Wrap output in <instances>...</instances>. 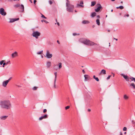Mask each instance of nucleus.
<instances>
[{
  "label": "nucleus",
  "instance_id": "nucleus-1",
  "mask_svg": "<svg viewBox=\"0 0 135 135\" xmlns=\"http://www.w3.org/2000/svg\"><path fill=\"white\" fill-rule=\"evenodd\" d=\"M0 106L2 109H8L11 108V105L9 100H4L0 102Z\"/></svg>",
  "mask_w": 135,
  "mask_h": 135
},
{
  "label": "nucleus",
  "instance_id": "nucleus-2",
  "mask_svg": "<svg viewBox=\"0 0 135 135\" xmlns=\"http://www.w3.org/2000/svg\"><path fill=\"white\" fill-rule=\"evenodd\" d=\"M66 6L67 10L70 12H73L74 8V6L70 3V1L68 0H66Z\"/></svg>",
  "mask_w": 135,
  "mask_h": 135
},
{
  "label": "nucleus",
  "instance_id": "nucleus-3",
  "mask_svg": "<svg viewBox=\"0 0 135 135\" xmlns=\"http://www.w3.org/2000/svg\"><path fill=\"white\" fill-rule=\"evenodd\" d=\"M83 43L88 45H97L96 44H95L94 42L90 41L89 40H84L82 42Z\"/></svg>",
  "mask_w": 135,
  "mask_h": 135
},
{
  "label": "nucleus",
  "instance_id": "nucleus-4",
  "mask_svg": "<svg viewBox=\"0 0 135 135\" xmlns=\"http://www.w3.org/2000/svg\"><path fill=\"white\" fill-rule=\"evenodd\" d=\"M40 34L41 33L40 32L37 31H36L33 32L32 33V36L36 39H37L38 38V36H40Z\"/></svg>",
  "mask_w": 135,
  "mask_h": 135
},
{
  "label": "nucleus",
  "instance_id": "nucleus-5",
  "mask_svg": "<svg viewBox=\"0 0 135 135\" xmlns=\"http://www.w3.org/2000/svg\"><path fill=\"white\" fill-rule=\"evenodd\" d=\"M46 56L47 58L50 59L52 57V54H50L49 51L48 50H47L46 51Z\"/></svg>",
  "mask_w": 135,
  "mask_h": 135
},
{
  "label": "nucleus",
  "instance_id": "nucleus-6",
  "mask_svg": "<svg viewBox=\"0 0 135 135\" xmlns=\"http://www.w3.org/2000/svg\"><path fill=\"white\" fill-rule=\"evenodd\" d=\"M0 13L3 16H5L6 15V12H5L3 8H0Z\"/></svg>",
  "mask_w": 135,
  "mask_h": 135
},
{
  "label": "nucleus",
  "instance_id": "nucleus-7",
  "mask_svg": "<svg viewBox=\"0 0 135 135\" xmlns=\"http://www.w3.org/2000/svg\"><path fill=\"white\" fill-rule=\"evenodd\" d=\"M84 4L83 2V1H81L80 3L79 4H76V7L77 8H79V7H82L83 8L84 7V6L81 4Z\"/></svg>",
  "mask_w": 135,
  "mask_h": 135
},
{
  "label": "nucleus",
  "instance_id": "nucleus-8",
  "mask_svg": "<svg viewBox=\"0 0 135 135\" xmlns=\"http://www.w3.org/2000/svg\"><path fill=\"white\" fill-rule=\"evenodd\" d=\"M98 5L99 6L97 9H95V11L96 12H98L100 10V9L102 8L100 4H98Z\"/></svg>",
  "mask_w": 135,
  "mask_h": 135
},
{
  "label": "nucleus",
  "instance_id": "nucleus-9",
  "mask_svg": "<svg viewBox=\"0 0 135 135\" xmlns=\"http://www.w3.org/2000/svg\"><path fill=\"white\" fill-rule=\"evenodd\" d=\"M48 116V115L47 114H45L43 116L40 117L39 118V120H42L43 119L46 118H47Z\"/></svg>",
  "mask_w": 135,
  "mask_h": 135
},
{
  "label": "nucleus",
  "instance_id": "nucleus-10",
  "mask_svg": "<svg viewBox=\"0 0 135 135\" xmlns=\"http://www.w3.org/2000/svg\"><path fill=\"white\" fill-rule=\"evenodd\" d=\"M18 56L17 52L16 51L14 52L12 54L11 56L12 58H13Z\"/></svg>",
  "mask_w": 135,
  "mask_h": 135
},
{
  "label": "nucleus",
  "instance_id": "nucleus-11",
  "mask_svg": "<svg viewBox=\"0 0 135 135\" xmlns=\"http://www.w3.org/2000/svg\"><path fill=\"white\" fill-rule=\"evenodd\" d=\"M19 18H12L10 19V21L9 22L10 23H12L13 22L16 21H17L19 20Z\"/></svg>",
  "mask_w": 135,
  "mask_h": 135
},
{
  "label": "nucleus",
  "instance_id": "nucleus-12",
  "mask_svg": "<svg viewBox=\"0 0 135 135\" xmlns=\"http://www.w3.org/2000/svg\"><path fill=\"white\" fill-rule=\"evenodd\" d=\"M8 116L7 115L2 116L0 117V119L2 120H5L8 117Z\"/></svg>",
  "mask_w": 135,
  "mask_h": 135
},
{
  "label": "nucleus",
  "instance_id": "nucleus-13",
  "mask_svg": "<svg viewBox=\"0 0 135 135\" xmlns=\"http://www.w3.org/2000/svg\"><path fill=\"white\" fill-rule=\"evenodd\" d=\"M46 65L47 67V68H49L51 66V62L50 61H47L46 62Z\"/></svg>",
  "mask_w": 135,
  "mask_h": 135
},
{
  "label": "nucleus",
  "instance_id": "nucleus-14",
  "mask_svg": "<svg viewBox=\"0 0 135 135\" xmlns=\"http://www.w3.org/2000/svg\"><path fill=\"white\" fill-rule=\"evenodd\" d=\"M8 82V81L7 80L4 81L2 83V86L4 87H6Z\"/></svg>",
  "mask_w": 135,
  "mask_h": 135
},
{
  "label": "nucleus",
  "instance_id": "nucleus-15",
  "mask_svg": "<svg viewBox=\"0 0 135 135\" xmlns=\"http://www.w3.org/2000/svg\"><path fill=\"white\" fill-rule=\"evenodd\" d=\"M122 75L127 81H128V77L127 75H126L123 74H122Z\"/></svg>",
  "mask_w": 135,
  "mask_h": 135
},
{
  "label": "nucleus",
  "instance_id": "nucleus-16",
  "mask_svg": "<svg viewBox=\"0 0 135 135\" xmlns=\"http://www.w3.org/2000/svg\"><path fill=\"white\" fill-rule=\"evenodd\" d=\"M19 9L22 10V11H21L22 12H23L24 11V6L23 5L21 4V6L20 7H19Z\"/></svg>",
  "mask_w": 135,
  "mask_h": 135
},
{
  "label": "nucleus",
  "instance_id": "nucleus-17",
  "mask_svg": "<svg viewBox=\"0 0 135 135\" xmlns=\"http://www.w3.org/2000/svg\"><path fill=\"white\" fill-rule=\"evenodd\" d=\"M102 74H106L105 70L104 69L102 70L100 73L99 75H100Z\"/></svg>",
  "mask_w": 135,
  "mask_h": 135
},
{
  "label": "nucleus",
  "instance_id": "nucleus-18",
  "mask_svg": "<svg viewBox=\"0 0 135 135\" xmlns=\"http://www.w3.org/2000/svg\"><path fill=\"white\" fill-rule=\"evenodd\" d=\"M85 80V81H87L89 79V76L88 75H84Z\"/></svg>",
  "mask_w": 135,
  "mask_h": 135
},
{
  "label": "nucleus",
  "instance_id": "nucleus-19",
  "mask_svg": "<svg viewBox=\"0 0 135 135\" xmlns=\"http://www.w3.org/2000/svg\"><path fill=\"white\" fill-rule=\"evenodd\" d=\"M130 86L133 89H135V85L133 83H132L130 84Z\"/></svg>",
  "mask_w": 135,
  "mask_h": 135
},
{
  "label": "nucleus",
  "instance_id": "nucleus-20",
  "mask_svg": "<svg viewBox=\"0 0 135 135\" xmlns=\"http://www.w3.org/2000/svg\"><path fill=\"white\" fill-rule=\"evenodd\" d=\"M96 4V2L95 1H92L91 2V7H93Z\"/></svg>",
  "mask_w": 135,
  "mask_h": 135
},
{
  "label": "nucleus",
  "instance_id": "nucleus-21",
  "mask_svg": "<svg viewBox=\"0 0 135 135\" xmlns=\"http://www.w3.org/2000/svg\"><path fill=\"white\" fill-rule=\"evenodd\" d=\"M96 15V13L95 12H92L91 14V16L92 17H94Z\"/></svg>",
  "mask_w": 135,
  "mask_h": 135
},
{
  "label": "nucleus",
  "instance_id": "nucleus-22",
  "mask_svg": "<svg viewBox=\"0 0 135 135\" xmlns=\"http://www.w3.org/2000/svg\"><path fill=\"white\" fill-rule=\"evenodd\" d=\"M97 24L98 26L100 25V22L99 20L98 19H97L96 20Z\"/></svg>",
  "mask_w": 135,
  "mask_h": 135
},
{
  "label": "nucleus",
  "instance_id": "nucleus-23",
  "mask_svg": "<svg viewBox=\"0 0 135 135\" xmlns=\"http://www.w3.org/2000/svg\"><path fill=\"white\" fill-rule=\"evenodd\" d=\"M82 23L84 24H88L89 23V22L86 20H84L83 21Z\"/></svg>",
  "mask_w": 135,
  "mask_h": 135
},
{
  "label": "nucleus",
  "instance_id": "nucleus-24",
  "mask_svg": "<svg viewBox=\"0 0 135 135\" xmlns=\"http://www.w3.org/2000/svg\"><path fill=\"white\" fill-rule=\"evenodd\" d=\"M129 97L126 94L124 95L123 96V98L126 100L128 99Z\"/></svg>",
  "mask_w": 135,
  "mask_h": 135
},
{
  "label": "nucleus",
  "instance_id": "nucleus-25",
  "mask_svg": "<svg viewBox=\"0 0 135 135\" xmlns=\"http://www.w3.org/2000/svg\"><path fill=\"white\" fill-rule=\"evenodd\" d=\"M21 5L20 4H17L14 5V7L16 8H17L18 7H20Z\"/></svg>",
  "mask_w": 135,
  "mask_h": 135
},
{
  "label": "nucleus",
  "instance_id": "nucleus-26",
  "mask_svg": "<svg viewBox=\"0 0 135 135\" xmlns=\"http://www.w3.org/2000/svg\"><path fill=\"white\" fill-rule=\"evenodd\" d=\"M117 9L120 8V9H123L124 8V7L122 6H120L119 7H116Z\"/></svg>",
  "mask_w": 135,
  "mask_h": 135
},
{
  "label": "nucleus",
  "instance_id": "nucleus-27",
  "mask_svg": "<svg viewBox=\"0 0 135 135\" xmlns=\"http://www.w3.org/2000/svg\"><path fill=\"white\" fill-rule=\"evenodd\" d=\"M133 78V77H131L130 78L128 77V81H132L133 80V79H132V78Z\"/></svg>",
  "mask_w": 135,
  "mask_h": 135
},
{
  "label": "nucleus",
  "instance_id": "nucleus-28",
  "mask_svg": "<svg viewBox=\"0 0 135 135\" xmlns=\"http://www.w3.org/2000/svg\"><path fill=\"white\" fill-rule=\"evenodd\" d=\"M54 75H55V78L54 80H55H55H56V77H57V73L55 72L54 73Z\"/></svg>",
  "mask_w": 135,
  "mask_h": 135
},
{
  "label": "nucleus",
  "instance_id": "nucleus-29",
  "mask_svg": "<svg viewBox=\"0 0 135 135\" xmlns=\"http://www.w3.org/2000/svg\"><path fill=\"white\" fill-rule=\"evenodd\" d=\"M38 88V87L36 86H34L33 88L32 89L33 90H37V89Z\"/></svg>",
  "mask_w": 135,
  "mask_h": 135
},
{
  "label": "nucleus",
  "instance_id": "nucleus-30",
  "mask_svg": "<svg viewBox=\"0 0 135 135\" xmlns=\"http://www.w3.org/2000/svg\"><path fill=\"white\" fill-rule=\"evenodd\" d=\"M59 69H60L62 68V63L61 62H60L59 64Z\"/></svg>",
  "mask_w": 135,
  "mask_h": 135
},
{
  "label": "nucleus",
  "instance_id": "nucleus-31",
  "mask_svg": "<svg viewBox=\"0 0 135 135\" xmlns=\"http://www.w3.org/2000/svg\"><path fill=\"white\" fill-rule=\"evenodd\" d=\"M56 80L55 81V80H54V87L55 88H56Z\"/></svg>",
  "mask_w": 135,
  "mask_h": 135
},
{
  "label": "nucleus",
  "instance_id": "nucleus-32",
  "mask_svg": "<svg viewBox=\"0 0 135 135\" xmlns=\"http://www.w3.org/2000/svg\"><path fill=\"white\" fill-rule=\"evenodd\" d=\"M43 52V51L42 50L41 51H40L38 52H37V54H41Z\"/></svg>",
  "mask_w": 135,
  "mask_h": 135
},
{
  "label": "nucleus",
  "instance_id": "nucleus-33",
  "mask_svg": "<svg viewBox=\"0 0 135 135\" xmlns=\"http://www.w3.org/2000/svg\"><path fill=\"white\" fill-rule=\"evenodd\" d=\"M41 17L42 18H44L45 19H46L47 18L46 17H45L41 13Z\"/></svg>",
  "mask_w": 135,
  "mask_h": 135
},
{
  "label": "nucleus",
  "instance_id": "nucleus-34",
  "mask_svg": "<svg viewBox=\"0 0 135 135\" xmlns=\"http://www.w3.org/2000/svg\"><path fill=\"white\" fill-rule=\"evenodd\" d=\"M70 107V106H68L65 107V109L66 110H67V109H69Z\"/></svg>",
  "mask_w": 135,
  "mask_h": 135
},
{
  "label": "nucleus",
  "instance_id": "nucleus-35",
  "mask_svg": "<svg viewBox=\"0 0 135 135\" xmlns=\"http://www.w3.org/2000/svg\"><path fill=\"white\" fill-rule=\"evenodd\" d=\"M41 21L43 22H45V23H48V22H47V21H46V20H42Z\"/></svg>",
  "mask_w": 135,
  "mask_h": 135
},
{
  "label": "nucleus",
  "instance_id": "nucleus-36",
  "mask_svg": "<svg viewBox=\"0 0 135 135\" xmlns=\"http://www.w3.org/2000/svg\"><path fill=\"white\" fill-rule=\"evenodd\" d=\"M4 62V61L2 60L0 62V64L1 65H2L3 64V62Z\"/></svg>",
  "mask_w": 135,
  "mask_h": 135
},
{
  "label": "nucleus",
  "instance_id": "nucleus-37",
  "mask_svg": "<svg viewBox=\"0 0 135 135\" xmlns=\"http://www.w3.org/2000/svg\"><path fill=\"white\" fill-rule=\"evenodd\" d=\"M127 129V128L126 127H124L123 128V131H126Z\"/></svg>",
  "mask_w": 135,
  "mask_h": 135
},
{
  "label": "nucleus",
  "instance_id": "nucleus-38",
  "mask_svg": "<svg viewBox=\"0 0 135 135\" xmlns=\"http://www.w3.org/2000/svg\"><path fill=\"white\" fill-rule=\"evenodd\" d=\"M95 79L97 81H99V79L97 77H96V78H95Z\"/></svg>",
  "mask_w": 135,
  "mask_h": 135
},
{
  "label": "nucleus",
  "instance_id": "nucleus-39",
  "mask_svg": "<svg viewBox=\"0 0 135 135\" xmlns=\"http://www.w3.org/2000/svg\"><path fill=\"white\" fill-rule=\"evenodd\" d=\"M129 16V15L128 14H125L124 15V17H125L126 16H127V17H128Z\"/></svg>",
  "mask_w": 135,
  "mask_h": 135
},
{
  "label": "nucleus",
  "instance_id": "nucleus-40",
  "mask_svg": "<svg viewBox=\"0 0 135 135\" xmlns=\"http://www.w3.org/2000/svg\"><path fill=\"white\" fill-rule=\"evenodd\" d=\"M111 76V75H109L107 78V79L108 80L110 78Z\"/></svg>",
  "mask_w": 135,
  "mask_h": 135
},
{
  "label": "nucleus",
  "instance_id": "nucleus-41",
  "mask_svg": "<svg viewBox=\"0 0 135 135\" xmlns=\"http://www.w3.org/2000/svg\"><path fill=\"white\" fill-rule=\"evenodd\" d=\"M47 110L46 109H45L44 110H43V112L44 113H45V112H47Z\"/></svg>",
  "mask_w": 135,
  "mask_h": 135
},
{
  "label": "nucleus",
  "instance_id": "nucleus-42",
  "mask_svg": "<svg viewBox=\"0 0 135 135\" xmlns=\"http://www.w3.org/2000/svg\"><path fill=\"white\" fill-rule=\"evenodd\" d=\"M49 3L50 4H51L52 3V1H49Z\"/></svg>",
  "mask_w": 135,
  "mask_h": 135
},
{
  "label": "nucleus",
  "instance_id": "nucleus-43",
  "mask_svg": "<svg viewBox=\"0 0 135 135\" xmlns=\"http://www.w3.org/2000/svg\"><path fill=\"white\" fill-rule=\"evenodd\" d=\"M12 78V77H11L8 80H7V81H8V82H9V81Z\"/></svg>",
  "mask_w": 135,
  "mask_h": 135
},
{
  "label": "nucleus",
  "instance_id": "nucleus-44",
  "mask_svg": "<svg viewBox=\"0 0 135 135\" xmlns=\"http://www.w3.org/2000/svg\"><path fill=\"white\" fill-rule=\"evenodd\" d=\"M6 64V63L5 62L3 63V67H4V66Z\"/></svg>",
  "mask_w": 135,
  "mask_h": 135
},
{
  "label": "nucleus",
  "instance_id": "nucleus-45",
  "mask_svg": "<svg viewBox=\"0 0 135 135\" xmlns=\"http://www.w3.org/2000/svg\"><path fill=\"white\" fill-rule=\"evenodd\" d=\"M37 2V1L36 0H34V3L35 4V3Z\"/></svg>",
  "mask_w": 135,
  "mask_h": 135
},
{
  "label": "nucleus",
  "instance_id": "nucleus-46",
  "mask_svg": "<svg viewBox=\"0 0 135 135\" xmlns=\"http://www.w3.org/2000/svg\"><path fill=\"white\" fill-rule=\"evenodd\" d=\"M119 135H123V134L121 132H120Z\"/></svg>",
  "mask_w": 135,
  "mask_h": 135
},
{
  "label": "nucleus",
  "instance_id": "nucleus-47",
  "mask_svg": "<svg viewBox=\"0 0 135 135\" xmlns=\"http://www.w3.org/2000/svg\"><path fill=\"white\" fill-rule=\"evenodd\" d=\"M77 35V34L76 33H73V35L74 36H75V35Z\"/></svg>",
  "mask_w": 135,
  "mask_h": 135
},
{
  "label": "nucleus",
  "instance_id": "nucleus-48",
  "mask_svg": "<svg viewBox=\"0 0 135 135\" xmlns=\"http://www.w3.org/2000/svg\"><path fill=\"white\" fill-rule=\"evenodd\" d=\"M132 79H133V80H134V81L135 82V78H132Z\"/></svg>",
  "mask_w": 135,
  "mask_h": 135
},
{
  "label": "nucleus",
  "instance_id": "nucleus-49",
  "mask_svg": "<svg viewBox=\"0 0 135 135\" xmlns=\"http://www.w3.org/2000/svg\"><path fill=\"white\" fill-rule=\"evenodd\" d=\"M88 112H90L91 111V109H88Z\"/></svg>",
  "mask_w": 135,
  "mask_h": 135
},
{
  "label": "nucleus",
  "instance_id": "nucleus-50",
  "mask_svg": "<svg viewBox=\"0 0 135 135\" xmlns=\"http://www.w3.org/2000/svg\"><path fill=\"white\" fill-rule=\"evenodd\" d=\"M82 71L83 73H84V74L85 73V72L84 70H83Z\"/></svg>",
  "mask_w": 135,
  "mask_h": 135
},
{
  "label": "nucleus",
  "instance_id": "nucleus-51",
  "mask_svg": "<svg viewBox=\"0 0 135 135\" xmlns=\"http://www.w3.org/2000/svg\"><path fill=\"white\" fill-rule=\"evenodd\" d=\"M97 17L98 18H100V16L99 15H98L97 16Z\"/></svg>",
  "mask_w": 135,
  "mask_h": 135
},
{
  "label": "nucleus",
  "instance_id": "nucleus-52",
  "mask_svg": "<svg viewBox=\"0 0 135 135\" xmlns=\"http://www.w3.org/2000/svg\"><path fill=\"white\" fill-rule=\"evenodd\" d=\"M113 39H114L116 40V41H117L118 40V39H117L115 38H113Z\"/></svg>",
  "mask_w": 135,
  "mask_h": 135
},
{
  "label": "nucleus",
  "instance_id": "nucleus-53",
  "mask_svg": "<svg viewBox=\"0 0 135 135\" xmlns=\"http://www.w3.org/2000/svg\"><path fill=\"white\" fill-rule=\"evenodd\" d=\"M57 42L59 44H60V42H59V41L58 40L57 41Z\"/></svg>",
  "mask_w": 135,
  "mask_h": 135
},
{
  "label": "nucleus",
  "instance_id": "nucleus-54",
  "mask_svg": "<svg viewBox=\"0 0 135 135\" xmlns=\"http://www.w3.org/2000/svg\"><path fill=\"white\" fill-rule=\"evenodd\" d=\"M96 78V77H95V75H94V76H93V78L94 79H95V78Z\"/></svg>",
  "mask_w": 135,
  "mask_h": 135
},
{
  "label": "nucleus",
  "instance_id": "nucleus-55",
  "mask_svg": "<svg viewBox=\"0 0 135 135\" xmlns=\"http://www.w3.org/2000/svg\"><path fill=\"white\" fill-rule=\"evenodd\" d=\"M57 24L58 25V26H59L60 25L59 23V22L57 23Z\"/></svg>",
  "mask_w": 135,
  "mask_h": 135
},
{
  "label": "nucleus",
  "instance_id": "nucleus-56",
  "mask_svg": "<svg viewBox=\"0 0 135 135\" xmlns=\"http://www.w3.org/2000/svg\"><path fill=\"white\" fill-rule=\"evenodd\" d=\"M29 1H30V2L31 3H32V2L31 1V0H29Z\"/></svg>",
  "mask_w": 135,
  "mask_h": 135
},
{
  "label": "nucleus",
  "instance_id": "nucleus-57",
  "mask_svg": "<svg viewBox=\"0 0 135 135\" xmlns=\"http://www.w3.org/2000/svg\"><path fill=\"white\" fill-rule=\"evenodd\" d=\"M107 31L109 32H110V30H108Z\"/></svg>",
  "mask_w": 135,
  "mask_h": 135
},
{
  "label": "nucleus",
  "instance_id": "nucleus-58",
  "mask_svg": "<svg viewBox=\"0 0 135 135\" xmlns=\"http://www.w3.org/2000/svg\"><path fill=\"white\" fill-rule=\"evenodd\" d=\"M111 1H115V0H111Z\"/></svg>",
  "mask_w": 135,
  "mask_h": 135
},
{
  "label": "nucleus",
  "instance_id": "nucleus-59",
  "mask_svg": "<svg viewBox=\"0 0 135 135\" xmlns=\"http://www.w3.org/2000/svg\"><path fill=\"white\" fill-rule=\"evenodd\" d=\"M120 3H122H122H123V2H122V1H121V2H120Z\"/></svg>",
  "mask_w": 135,
  "mask_h": 135
},
{
  "label": "nucleus",
  "instance_id": "nucleus-60",
  "mask_svg": "<svg viewBox=\"0 0 135 135\" xmlns=\"http://www.w3.org/2000/svg\"><path fill=\"white\" fill-rule=\"evenodd\" d=\"M113 74V77H114V74Z\"/></svg>",
  "mask_w": 135,
  "mask_h": 135
},
{
  "label": "nucleus",
  "instance_id": "nucleus-61",
  "mask_svg": "<svg viewBox=\"0 0 135 135\" xmlns=\"http://www.w3.org/2000/svg\"><path fill=\"white\" fill-rule=\"evenodd\" d=\"M113 11V9H112L111 10V12H112Z\"/></svg>",
  "mask_w": 135,
  "mask_h": 135
},
{
  "label": "nucleus",
  "instance_id": "nucleus-62",
  "mask_svg": "<svg viewBox=\"0 0 135 135\" xmlns=\"http://www.w3.org/2000/svg\"><path fill=\"white\" fill-rule=\"evenodd\" d=\"M41 57H42V58H43V56H42H42H41Z\"/></svg>",
  "mask_w": 135,
  "mask_h": 135
},
{
  "label": "nucleus",
  "instance_id": "nucleus-63",
  "mask_svg": "<svg viewBox=\"0 0 135 135\" xmlns=\"http://www.w3.org/2000/svg\"><path fill=\"white\" fill-rule=\"evenodd\" d=\"M126 132H125L124 133V134H126Z\"/></svg>",
  "mask_w": 135,
  "mask_h": 135
},
{
  "label": "nucleus",
  "instance_id": "nucleus-64",
  "mask_svg": "<svg viewBox=\"0 0 135 135\" xmlns=\"http://www.w3.org/2000/svg\"><path fill=\"white\" fill-rule=\"evenodd\" d=\"M75 12H77V11H76V10H75Z\"/></svg>",
  "mask_w": 135,
  "mask_h": 135
}]
</instances>
